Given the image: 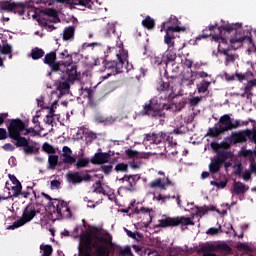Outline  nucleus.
<instances>
[{
	"label": "nucleus",
	"mask_w": 256,
	"mask_h": 256,
	"mask_svg": "<svg viewBox=\"0 0 256 256\" xmlns=\"http://www.w3.org/2000/svg\"><path fill=\"white\" fill-rule=\"evenodd\" d=\"M237 29H241V24H223L218 26V34H214L213 40L219 43L218 53L225 56V65L235 63L237 59L236 49L241 47V43L245 41V36H237ZM235 35V37L229 38V35Z\"/></svg>",
	"instance_id": "nucleus-1"
},
{
	"label": "nucleus",
	"mask_w": 256,
	"mask_h": 256,
	"mask_svg": "<svg viewBox=\"0 0 256 256\" xmlns=\"http://www.w3.org/2000/svg\"><path fill=\"white\" fill-rule=\"evenodd\" d=\"M97 240L100 241V243L104 244H97L95 247V255L97 256H111V250L109 247H113L115 244H113V238L111 235L107 234V237L105 236H99L97 237ZM93 252V240L90 236H88L83 242L79 249V255L80 256H93L91 253Z\"/></svg>",
	"instance_id": "nucleus-2"
},
{
	"label": "nucleus",
	"mask_w": 256,
	"mask_h": 256,
	"mask_svg": "<svg viewBox=\"0 0 256 256\" xmlns=\"http://www.w3.org/2000/svg\"><path fill=\"white\" fill-rule=\"evenodd\" d=\"M116 60L104 61V68L111 71L104 76V79H109L111 75H117L126 71H133V64L129 63V54L125 50H121L119 54H116Z\"/></svg>",
	"instance_id": "nucleus-3"
},
{
	"label": "nucleus",
	"mask_w": 256,
	"mask_h": 256,
	"mask_svg": "<svg viewBox=\"0 0 256 256\" xmlns=\"http://www.w3.org/2000/svg\"><path fill=\"white\" fill-rule=\"evenodd\" d=\"M241 120L231 119L229 114H224L220 117L218 123L214 125V127L208 129V137L217 138L222 133H226V131H233V129H238L241 127Z\"/></svg>",
	"instance_id": "nucleus-4"
},
{
	"label": "nucleus",
	"mask_w": 256,
	"mask_h": 256,
	"mask_svg": "<svg viewBox=\"0 0 256 256\" xmlns=\"http://www.w3.org/2000/svg\"><path fill=\"white\" fill-rule=\"evenodd\" d=\"M173 109V104H161L157 102L155 99L149 100V103H146L140 111V115L143 117H151V119H161V117H165L166 111H171Z\"/></svg>",
	"instance_id": "nucleus-5"
},
{
	"label": "nucleus",
	"mask_w": 256,
	"mask_h": 256,
	"mask_svg": "<svg viewBox=\"0 0 256 256\" xmlns=\"http://www.w3.org/2000/svg\"><path fill=\"white\" fill-rule=\"evenodd\" d=\"M80 76L81 73L77 72V65L71 66V68L66 69L61 76V79H63V81L59 83L57 88L60 92V95H65L66 93H69V89H71V83L79 81Z\"/></svg>",
	"instance_id": "nucleus-6"
},
{
	"label": "nucleus",
	"mask_w": 256,
	"mask_h": 256,
	"mask_svg": "<svg viewBox=\"0 0 256 256\" xmlns=\"http://www.w3.org/2000/svg\"><path fill=\"white\" fill-rule=\"evenodd\" d=\"M215 251H220L222 253H232L233 249L227 243L213 244V243H205L201 245L198 249V253L202 254V256H217Z\"/></svg>",
	"instance_id": "nucleus-7"
},
{
	"label": "nucleus",
	"mask_w": 256,
	"mask_h": 256,
	"mask_svg": "<svg viewBox=\"0 0 256 256\" xmlns=\"http://www.w3.org/2000/svg\"><path fill=\"white\" fill-rule=\"evenodd\" d=\"M42 196L45 197L49 203L50 209H52L53 213H57L59 217H69L71 215V209L67 205V202L59 199H53L49 194L42 192Z\"/></svg>",
	"instance_id": "nucleus-8"
},
{
	"label": "nucleus",
	"mask_w": 256,
	"mask_h": 256,
	"mask_svg": "<svg viewBox=\"0 0 256 256\" xmlns=\"http://www.w3.org/2000/svg\"><path fill=\"white\" fill-rule=\"evenodd\" d=\"M159 224L156 226L161 229H167V227H179V225L189 226L195 225V222L189 217L177 216V217H167L165 219L158 220Z\"/></svg>",
	"instance_id": "nucleus-9"
},
{
	"label": "nucleus",
	"mask_w": 256,
	"mask_h": 256,
	"mask_svg": "<svg viewBox=\"0 0 256 256\" xmlns=\"http://www.w3.org/2000/svg\"><path fill=\"white\" fill-rule=\"evenodd\" d=\"M7 131L9 139H12V141L17 143V141L25 138L21 136V133L25 131V122L20 118L12 119L7 127Z\"/></svg>",
	"instance_id": "nucleus-10"
},
{
	"label": "nucleus",
	"mask_w": 256,
	"mask_h": 256,
	"mask_svg": "<svg viewBox=\"0 0 256 256\" xmlns=\"http://www.w3.org/2000/svg\"><path fill=\"white\" fill-rule=\"evenodd\" d=\"M26 5L23 2H12L9 0L0 1V13H14V15H25Z\"/></svg>",
	"instance_id": "nucleus-11"
},
{
	"label": "nucleus",
	"mask_w": 256,
	"mask_h": 256,
	"mask_svg": "<svg viewBox=\"0 0 256 256\" xmlns=\"http://www.w3.org/2000/svg\"><path fill=\"white\" fill-rule=\"evenodd\" d=\"M37 216V210L35 209V205L30 203L28 204L23 213L22 217L16 220L12 225L8 226V229H19V227H23L25 223H29V221H33Z\"/></svg>",
	"instance_id": "nucleus-12"
},
{
	"label": "nucleus",
	"mask_w": 256,
	"mask_h": 256,
	"mask_svg": "<svg viewBox=\"0 0 256 256\" xmlns=\"http://www.w3.org/2000/svg\"><path fill=\"white\" fill-rule=\"evenodd\" d=\"M43 62L50 67L52 73H59L61 67H63V62L57 61V50L47 53Z\"/></svg>",
	"instance_id": "nucleus-13"
},
{
	"label": "nucleus",
	"mask_w": 256,
	"mask_h": 256,
	"mask_svg": "<svg viewBox=\"0 0 256 256\" xmlns=\"http://www.w3.org/2000/svg\"><path fill=\"white\" fill-rule=\"evenodd\" d=\"M15 145L16 147H22L24 155H37L39 153V147L29 144V140L25 137L20 138Z\"/></svg>",
	"instance_id": "nucleus-14"
},
{
	"label": "nucleus",
	"mask_w": 256,
	"mask_h": 256,
	"mask_svg": "<svg viewBox=\"0 0 256 256\" xmlns=\"http://www.w3.org/2000/svg\"><path fill=\"white\" fill-rule=\"evenodd\" d=\"M194 75H195V72H193V70H190V71L188 70L178 75L174 74V75L168 76V79H177L181 83H186V85L190 87L195 83V79L193 78Z\"/></svg>",
	"instance_id": "nucleus-15"
},
{
	"label": "nucleus",
	"mask_w": 256,
	"mask_h": 256,
	"mask_svg": "<svg viewBox=\"0 0 256 256\" xmlns=\"http://www.w3.org/2000/svg\"><path fill=\"white\" fill-rule=\"evenodd\" d=\"M231 139L234 145H237V143H247V139L253 141V132L249 129L236 132L231 135Z\"/></svg>",
	"instance_id": "nucleus-16"
},
{
	"label": "nucleus",
	"mask_w": 256,
	"mask_h": 256,
	"mask_svg": "<svg viewBox=\"0 0 256 256\" xmlns=\"http://www.w3.org/2000/svg\"><path fill=\"white\" fill-rule=\"evenodd\" d=\"M167 134L163 132L159 133H148L144 137V141L150 143V145H160L162 141H165Z\"/></svg>",
	"instance_id": "nucleus-17"
},
{
	"label": "nucleus",
	"mask_w": 256,
	"mask_h": 256,
	"mask_svg": "<svg viewBox=\"0 0 256 256\" xmlns=\"http://www.w3.org/2000/svg\"><path fill=\"white\" fill-rule=\"evenodd\" d=\"M109 159H111L110 153L97 152L90 159V163H92V165H105V163H109Z\"/></svg>",
	"instance_id": "nucleus-18"
},
{
	"label": "nucleus",
	"mask_w": 256,
	"mask_h": 256,
	"mask_svg": "<svg viewBox=\"0 0 256 256\" xmlns=\"http://www.w3.org/2000/svg\"><path fill=\"white\" fill-rule=\"evenodd\" d=\"M170 84L169 82L160 81L157 91L160 93V99L163 101H169L171 99V92L169 91Z\"/></svg>",
	"instance_id": "nucleus-19"
},
{
	"label": "nucleus",
	"mask_w": 256,
	"mask_h": 256,
	"mask_svg": "<svg viewBox=\"0 0 256 256\" xmlns=\"http://www.w3.org/2000/svg\"><path fill=\"white\" fill-rule=\"evenodd\" d=\"M59 59H67L66 61H61L62 67H66V69H71L75 64H73V54L69 53V50L65 49L59 53Z\"/></svg>",
	"instance_id": "nucleus-20"
},
{
	"label": "nucleus",
	"mask_w": 256,
	"mask_h": 256,
	"mask_svg": "<svg viewBox=\"0 0 256 256\" xmlns=\"http://www.w3.org/2000/svg\"><path fill=\"white\" fill-rule=\"evenodd\" d=\"M66 179L68 183H72V185H79L83 183V179L81 178V172H68L66 174Z\"/></svg>",
	"instance_id": "nucleus-21"
},
{
	"label": "nucleus",
	"mask_w": 256,
	"mask_h": 256,
	"mask_svg": "<svg viewBox=\"0 0 256 256\" xmlns=\"http://www.w3.org/2000/svg\"><path fill=\"white\" fill-rule=\"evenodd\" d=\"M175 59H177V54L171 51V49L167 50L166 55L162 56L158 65H169V63H175Z\"/></svg>",
	"instance_id": "nucleus-22"
},
{
	"label": "nucleus",
	"mask_w": 256,
	"mask_h": 256,
	"mask_svg": "<svg viewBox=\"0 0 256 256\" xmlns=\"http://www.w3.org/2000/svg\"><path fill=\"white\" fill-rule=\"evenodd\" d=\"M247 191H249V186L245 185L241 181L234 182L232 189V193H234V195L245 194Z\"/></svg>",
	"instance_id": "nucleus-23"
},
{
	"label": "nucleus",
	"mask_w": 256,
	"mask_h": 256,
	"mask_svg": "<svg viewBox=\"0 0 256 256\" xmlns=\"http://www.w3.org/2000/svg\"><path fill=\"white\" fill-rule=\"evenodd\" d=\"M58 3L66 5H81V7H91V0H56Z\"/></svg>",
	"instance_id": "nucleus-24"
},
{
	"label": "nucleus",
	"mask_w": 256,
	"mask_h": 256,
	"mask_svg": "<svg viewBox=\"0 0 256 256\" xmlns=\"http://www.w3.org/2000/svg\"><path fill=\"white\" fill-rule=\"evenodd\" d=\"M165 33L167 36H169L172 39H175L176 37H179L178 33H181V31H185V28H182L181 26H175V27H167L165 30Z\"/></svg>",
	"instance_id": "nucleus-25"
},
{
	"label": "nucleus",
	"mask_w": 256,
	"mask_h": 256,
	"mask_svg": "<svg viewBox=\"0 0 256 256\" xmlns=\"http://www.w3.org/2000/svg\"><path fill=\"white\" fill-rule=\"evenodd\" d=\"M167 27H179V19L176 18V16L172 15L170 16V18L168 19V21L163 22L161 24V32H163L164 30L167 29Z\"/></svg>",
	"instance_id": "nucleus-26"
},
{
	"label": "nucleus",
	"mask_w": 256,
	"mask_h": 256,
	"mask_svg": "<svg viewBox=\"0 0 256 256\" xmlns=\"http://www.w3.org/2000/svg\"><path fill=\"white\" fill-rule=\"evenodd\" d=\"M10 181L13 183V185H15L14 187H12L15 195H19L21 193V191L23 190V186L21 185V182L17 179V177L13 174H9L8 175Z\"/></svg>",
	"instance_id": "nucleus-27"
},
{
	"label": "nucleus",
	"mask_w": 256,
	"mask_h": 256,
	"mask_svg": "<svg viewBox=\"0 0 256 256\" xmlns=\"http://www.w3.org/2000/svg\"><path fill=\"white\" fill-rule=\"evenodd\" d=\"M222 167H223V164L221 162H219L215 158H211V162L209 164V171L212 175H215V173H219Z\"/></svg>",
	"instance_id": "nucleus-28"
},
{
	"label": "nucleus",
	"mask_w": 256,
	"mask_h": 256,
	"mask_svg": "<svg viewBox=\"0 0 256 256\" xmlns=\"http://www.w3.org/2000/svg\"><path fill=\"white\" fill-rule=\"evenodd\" d=\"M215 159H217L222 165H224L225 161H227V159H233V152H229V151H219L217 153V157H214Z\"/></svg>",
	"instance_id": "nucleus-29"
},
{
	"label": "nucleus",
	"mask_w": 256,
	"mask_h": 256,
	"mask_svg": "<svg viewBox=\"0 0 256 256\" xmlns=\"http://www.w3.org/2000/svg\"><path fill=\"white\" fill-rule=\"evenodd\" d=\"M139 179H141L139 175H131L130 179H128V186L125 187V190L130 192L135 191V187H137Z\"/></svg>",
	"instance_id": "nucleus-30"
},
{
	"label": "nucleus",
	"mask_w": 256,
	"mask_h": 256,
	"mask_svg": "<svg viewBox=\"0 0 256 256\" xmlns=\"http://www.w3.org/2000/svg\"><path fill=\"white\" fill-rule=\"evenodd\" d=\"M95 185L96 186L94 187L93 193H97L98 195H104L105 197H108L110 201H113V199H111V196H109V193H107V191L103 187V184L100 180H98Z\"/></svg>",
	"instance_id": "nucleus-31"
},
{
	"label": "nucleus",
	"mask_w": 256,
	"mask_h": 256,
	"mask_svg": "<svg viewBox=\"0 0 256 256\" xmlns=\"http://www.w3.org/2000/svg\"><path fill=\"white\" fill-rule=\"evenodd\" d=\"M218 23H215L214 25H210L208 27H206L203 31H202V34H201V37L202 39H207L208 37H213L215 35H213V31H215V29H217L218 27Z\"/></svg>",
	"instance_id": "nucleus-32"
},
{
	"label": "nucleus",
	"mask_w": 256,
	"mask_h": 256,
	"mask_svg": "<svg viewBox=\"0 0 256 256\" xmlns=\"http://www.w3.org/2000/svg\"><path fill=\"white\" fill-rule=\"evenodd\" d=\"M197 212L196 215H198L199 217H203V215H207V213H209V211H217V213H219V210L215 209V206H204V207H196Z\"/></svg>",
	"instance_id": "nucleus-33"
},
{
	"label": "nucleus",
	"mask_w": 256,
	"mask_h": 256,
	"mask_svg": "<svg viewBox=\"0 0 256 256\" xmlns=\"http://www.w3.org/2000/svg\"><path fill=\"white\" fill-rule=\"evenodd\" d=\"M55 105H57V103L52 104L49 113L46 115V117L44 118V123H46V125H53V121H55Z\"/></svg>",
	"instance_id": "nucleus-34"
},
{
	"label": "nucleus",
	"mask_w": 256,
	"mask_h": 256,
	"mask_svg": "<svg viewBox=\"0 0 256 256\" xmlns=\"http://www.w3.org/2000/svg\"><path fill=\"white\" fill-rule=\"evenodd\" d=\"M73 37H75V26L65 28L63 31V40L69 41L70 39H73Z\"/></svg>",
	"instance_id": "nucleus-35"
},
{
	"label": "nucleus",
	"mask_w": 256,
	"mask_h": 256,
	"mask_svg": "<svg viewBox=\"0 0 256 256\" xmlns=\"http://www.w3.org/2000/svg\"><path fill=\"white\" fill-rule=\"evenodd\" d=\"M148 186L151 189H161L162 191H165V184H163V180L161 178H156L155 180L151 181Z\"/></svg>",
	"instance_id": "nucleus-36"
},
{
	"label": "nucleus",
	"mask_w": 256,
	"mask_h": 256,
	"mask_svg": "<svg viewBox=\"0 0 256 256\" xmlns=\"http://www.w3.org/2000/svg\"><path fill=\"white\" fill-rule=\"evenodd\" d=\"M209 87H211V81L203 79L199 84H197V91L198 93H207V91H209Z\"/></svg>",
	"instance_id": "nucleus-37"
},
{
	"label": "nucleus",
	"mask_w": 256,
	"mask_h": 256,
	"mask_svg": "<svg viewBox=\"0 0 256 256\" xmlns=\"http://www.w3.org/2000/svg\"><path fill=\"white\" fill-rule=\"evenodd\" d=\"M45 56V51L41 48H34L31 50V57L34 61H37Z\"/></svg>",
	"instance_id": "nucleus-38"
},
{
	"label": "nucleus",
	"mask_w": 256,
	"mask_h": 256,
	"mask_svg": "<svg viewBox=\"0 0 256 256\" xmlns=\"http://www.w3.org/2000/svg\"><path fill=\"white\" fill-rule=\"evenodd\" d=\"M142 25L145 29L151 31V29H155V20H153L151 16H146V18L142 20Z\"/></svg>",
	"instance_id": "nucleus-39"
},
{
	"label": "nucleus",
	"mask_w": 256,
	"mask_h": 256,
	"mask_svg": "<svg viewBox=\"0 0 256 256\" xmlns=\"http://www.w3.org/2000/svg\"><path fill=\"white\" fill-rule=\"evenodd\" d=\"M0 53L2 55H11V53H13V48L11 47V45L9 43H7V40L5 42H3Z\"/></svg>",
	"instance_id": "nucleus-40"
},
{
	"label": "nucleus",
	"mask_w": 256,
	"mask_h": 256,
	"mask_svg": "<svg viewBox=\"0 0 256 256\" xmlns=\"http://www.w3.org/2000/svg\"><path fill=\"white\" fill-rule=\"evenodd\" d=\"M76 169H83L89 167V158H79L75 164Z\"/></svg>",
	"instance_id": "nucleus-41"
},
{
	"label": "nucleus",
	"mask_w": 256,
	"mask_h": 256,
	"mask_svg": "<svg viewBox=\"0 0 256 256\" xmlns=\"http://www.w3.org/2000/svg\"><path fill=\"white\" fill-rule=\"evenodd\" d=\"M49 169H55L57 167V163H59L58 155H50L48 157Z\"/></svg>",
	"instance_id": "nucleus-42"
},
{
	"label": "nucleus",
	"mask_w": 256,
	"mask_h": 256,
	"mask_svg": "<svg viewBox=\"0 0 256 256\" xmlns=\"http://www.w3.org/2000/svg\"><path fill=\"white\" fill-rule=\"evenodd\" d=\"M42 149L43 151H45V153H48V155H55L57 153V151L55 150V148L53 147V145L45 142L42 145Z\"/></svg>",
	"instance_id": "nucleus-43"
},
{
	"label": "nucleus",
	"mask_w": 256,
	"mask_h": 256,
	"mask_svg": "<svg viewBox=\"0 0 256 256\" xmlns=\"http://www.w3.org/2000/svg\"><path fill=\"white\" fill-rule=\"evenodd\" d=\"M62 157V163H64L65 165H73L74 163H77V159L73 157L71 154Z\"/></svg>",
	"instance_id": "nucleus-44"
},
{
	"label": "nucleus",
	"mask_w": 256,
	"mask_h": 256,
	"mask_svg": "<svg viewBox=\"0 0 256 256\" xmlns=\"http://www.w3.org/2000/svg\"><path fill=\"white\" fill-rule=\"evenodd\" d=\"M164 43L168 45V51L175 47V39L171 38V36H167V34L164 36Z\"/></svg>",
	"instance_id": "nucleus-45"
},
{
	"label": "nucleus",
	"mask_w": 256,
	"mask_h": 256,
	"mask_svg": "<svg viewBox=\"0 0 256 256\" xmlns=\"http://www.w3.org/2000/svg\"><path fill=\"white\" fill-rule=\"evenodd\" d=\"M37 22L39 23V25H42L43 27H48V29H50V31H55V26L53 24H49L47 22V19L45 18H38Z\"/></svg>",
	"instance_id": "nucleus-46"
},
{
	"label": "nucleus",
	"mask_w": 256,
	"mask_h": 256,
	"mask_svg": "<svg viewBox=\"0 0 256 256\" xmlns=\"http://www.w3.org/2000/svg\"><path fill=\"white\" fill-rule=\"evenodd\" d=\"M40 249L43 251L42 256H51V253H53V247L51 245H41Z\"/></svg>",
	"instance_id": "nucleus-47"
},
{
	"label": "nucleus",
	"mask_w": 256,
	"mask_h": 256,
	"mask_svg": "<svg viewBox=\"0 0 256 256\" xmlns=\"http://www.w3.org/2000/svg\"><path fill=\"white\" fill-rule=\"evenodd\" d=\"M236 248L238 251H246L247 253H251V251H253L251 247H249V244L243 242H239Z\"/></svg>",
	"instance_id": "nucleus-48"
},
{
	"label": "nucleus",
	"mask_w": 256,
	"mask_h": 256,
	"mask_svg": "<svg viewBox=\"0 0 256 256\" xmlns=\"http://www.w3.org/2000/svg\"><path fill=\"white\" fill-rule=\"evenodd\" d=\"M115 171H117V173H127L128 171V166L125 163H118L115 166Z\"/></svg>",
	"instance_id": "nucleus-49"
},
{
	"label": "nucleus",
	"mask_w": 256,
	"mask_h": 256,
	"mask_svg": "<svg viewBox=\"0 0 256 256\" xmlns=\"http://www.w3.org/2000/svg\"><path fill=\"white\" fill-rule=\"evenodd\" d=\"M195 77H197V79H207V77H212L211 74L205 72V71H196L194 72Z\"/></svg>",
	"instance_id": "nucleus-50"
},
{
	"label": "nucleus",
	"mask_w": 256,
	"mask_h": 256,
	"mask_svg": "<svg viewBox=\"0 0 256 256\" xmlns=\"http://www.w3.org/2000/svg\"><path fill=\"white\" fill-rule=\"evenodd\" d=\"M236 170L234 171V175H241L243 173V164L241 162H235L233 168Z\"/></svg>",
	"instance_id": "nucleus-51"
},
{
	"label": "nucleus",
	"mask_w": 256,
	"mask_h": 256,
	"mask_svg": "<svg viewBox=\"0 0 256 256\" xmlns=\"http://www.w3.org/2000/svg\"><path fill=\"white\" fill-rule=\"evenodd\" d=\"M97 139V134L93 132L86 133V143H93Z\"/></svg>",
	"instance_id": "nucleus-52"
},
{
	"label": "nucleus",
	"mask_w": 256,
	"mask_h": 256,
	"mask_svg": "<svg viewBox=\"0 0 256 256\" xmlns=\"http://www.w3.org/2000/svg\"><path fill=\"white\" fill-rule=\"evenodd\" d=\"M9 137V130L0 128V141H5Z\"/></svg>",
	"instance_id": "nucleus-53"
},
{
	"label": "nucleus",
	"mask_w": 256,
	"mask_h": 256,
	"mask_svg": "<svg viewBox=\"0 0 256 256\" xmlns=\"http://www.w3.org/2000/svg\"><path fill=\"white\" fill-rule=\"evenodd\" d=\"M201 97L196 96L193 98H190L189 103H190V107H197L198 103H201Z\"/></svg>",
	"instance_id": "nucleus-54"
},
{
	"label": "nucleus",
	"mask_w": 256,
	"mask_h": 256,
	"mask_svg": "<svg viewBox=\"0 0 256 256\" xmlns=\"http://www.w3.org/2000/svg\"><path fill=\"white\" fill-rule=\"evenodd\" d=\"M25 132L23 133V135L27 136L30 135V133L32 134V137H36V135H39V133H37V130H35V128H27L25 126Z\"/></svg>",
	"instance_id": "nucleus-55"
},
{
	"label": "nucleus",
	"mask_w": 256,
	"mask_h": 256,
	"mask_svg": "<svg viewBox=\"0 0 256 256\" xmlns=\"http://www.w3.org/2000/svg\"><path fill=\"white\" fill-rule=\"evenodd\" d=\"M119 249V255H131V248L129 246H126L124 249L121 247H118Z\"/></svg>",
	"instance_id": "nucleus-56"
},
{
	"label": "nucleus",
	"mask_w": 256,
	"mask_h": 256,
	"mask_svg": "<svg viewBox=\"0 0 256 256\" xmlns=\"http://www.w3.org/2000/svg\"><path fill=\"white\" fill-rule=\"evenodd\" d=\"M101 170L105 175H109L113 171V165H102Z\"/></svg>",
	"instance_id": "nucleus-57"
},
{
	"label": "nucleus",
	"mask_w": 256,
	"mask_h": 256,
	"mask_svg": "<svg viewBox=\"0 0 256 256\" xmlns=\"http://www.w3.org/2000/svg\"><path fill=\"white\" fill-rule=\"evenodd\" d=\"M126 233H127V235H128V237H130L131 239H137V237H143L142 235H141V233H139V232H132L131 230H127L126 229Z\"/></svg>",
	"instance_id": "nucleus-58"
},
{
	"label": "nucleus",
	"mask_w": 256,
	"mask_h": 256,
	"mask_svg": "<svg viewBox=\"0 0 256 256\" xmlns=\"http://www.w3.org/2000/svg\"><path fill=\"white\" fill-rule=\"evenodd\" d=\"M62 151L63 153L61 154V157H64L65 155H73V151L68 146H64Z\"/></svg>",
	"instance_id": "nucleus-59"
},
{
	"label": "nucleus",
	"mask_w": 256,
	"mask_h": 256,
	"mask_svg": "<svg viewBox=\"0 0 256 256\" xmlns=\"http://www.w3.org/2000/svg\"><path fill=\"white\" fill-rule=\"evenodd\" d=\"M44 15H47V17H57V11L50 8L46 12H44Z\"/></svg>",
	"instance_id": "nucleus-60"
},
{
	"label": "nucleus",
	"mask_w": 256,
	"mask_h": 256,
	"mask_svg": "<svg viewBox=\"0 0 256 256\" xmlns=\"http://www.w3.org/2000/svg\"><path fill=\"white\" fill-rule=\"evenodd\" d=\"M2 149H4V151H15V146L11 143H6L2 146Z\"/></svg>",
	"instance_id": "nucleus-61"
},
{
	"label": "nucleus",
	"mask_w": 256,
	"mask_h": 256,
	"mask_svg": "<svg viewBox=\"0 0 256 256\" xmlns=\"http://www.w3.org/2000/svg\"><path fill=\"white\" fill-rule=\"evenodd\" d=\"M219 233V229L215 227H211L206 231L207 235H217Z\"/></svg>",
	"instance_id": "nucleus-62"
},
{
	"label": "nucleus",
	"mask_w": 256,
	"mask_h": 256,
	"mask_svg": "<svg viewBox=\"0 0 256 256\" xmlns=\"http://www.w3.org/2000/svg\"><path fill=\"white\" fill-rule=\"evenodd\" d=\"M184 67H187L188 69H191L193 67V60L189 58H185L183 62Z\"/></svg>",
	"instance_id": "nucleus-63"
},
{
	"label": "nucleus",
	"mask_w": 256,
	"mask_h": 256,
	"mask_svg": "<svg viewBox=\"0 0 256 256\" xmlns=\"http://www.w3.org/2000/svg\"><path fill=\"white\" fill-rule=\"evenodd\" d=\"M251 174L252 173H256V162L255 160H251L250 162V166H249V170H248Z\"/></svg>",
	"instance_id": "nucleus-64"
}]
</instances>
